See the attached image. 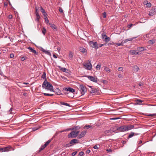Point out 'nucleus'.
I'll return each mask as SVG.
<instances>
[{
  "label": "nucleus",
  "instance_id": "f257e3e1",
  "mask_svg": "<svg viewBox=\"0 0 156 156\" xmlns=\"http://www.w3.org/2000/svg\"><path fill=\"white\" fill-rule=\"evenodd\" d=\"M42 87L46 89L49 90L51 91L54 92L53 86L47 80L44 81Z\"/></svg>",
  "mask_w": 156,
  "mask_h": 156
},
{
  "label": "nucleus",
  "instance_id": "f03ea898",
  "mask_svg": "<svg viewBox=\"0 0 156 156\" xmlns=\"http://www.w3.org/2000/svg\"><path fill=\"white\" fill-rule=\"evenodd\" d=\"M78 89L81 92V95H84L87 90L86 87L82 84H80L79 85Z\"/></svg>",
  "mask_w": 156,
  "mask_h": 156
},
{
  "label": "nucleus",
  "instance_id": "7ed1b4c3",
  "mask_svg": "<svg viewBox=\"0 0 156 156\" xmlns=\"http://www.w3.org/2000/svg\"><path fill=\"white\" fill-rule=\"evenodd\" d=\"M35 15L36 16V19H35V21L38 22H39V8L38 7L36 6L35 7Z\"/></svg>",
  "mask_w": 156,
  "mask_h": 156
},
{
  "label": "nucleus",
  "instance_id": "20e7f679",
  "mask_svg": "<svg viewBox=\"0 0 156 156\" xmlns=\"http://www.w3.org/2000/svg\"><path fill=\"white\" fill-rule=\"evenodd\" d=\"M116 130H118L119 132H123L127 131L126 126H123L117 128Z\"/></svg>",
  "mask_w": 156,
  "mask_h": 156
},
{
  "label": "nucleus",
  "instance_id": "39448f33",
  "mask_svg": "<svg viewBox=\"0 0 156 156\" xmlns=\"http://www.w3.org/2000/svg\"><path fill=\"white\" fill-rule=\"evenodd\" d=\"M83 65L86 69L89 70H90L92 69V66L90 62H89L84 63L83 64Z\"/></svg>",
  "mask_w": 156,
  "mask_h": 156
},
{
  "label": "nucleus",
  "instance_id": "423d86ee",
  "mask_svg": "<svg viewBox=\"0 0 156 156\" xmlns=\"http://www.w3.org/2000/svg\"><path fill=\"white\" fill-rule=\"evenodd\" d=\"M89 45L94 48L97 49L98 48V45L97 42L90 41L89 42Z\"/></svg>",
  "mask_w": 156,
  "mask_h": 156
},
{
  "label": "nucleus",
  "instance_id": "0eeeda50",
  "mask_svg": "<svg viewBox=\"0 0 156 156\" xmlns=\"http://www.w3.org/2000/svg\"><path fill=\"white\" fill-rule=\"evenodd\" d=\"M77 136L74 131H72L68 135V137L69 138H75Z\"/></svg>",
  "mask_w": 156,
  "mask_h": 156
},
{
  "label": "nucleus",
  "instance_id": "6e6552de",
  "mask_svg": "<svg viewBox=\"0 0 156 156\" xmlns=\"http://www.w3.org/2000/svg\"><path fill=\"white\" fill-rule=\"evenodd\" d=\"M11 149V147L9 146L7 147H5L3 148H0V152H3L4 151H8Z\"/></svg>",
  "mask_w": 156,
  "mask_h": 156
},
{
  "label": "nucleus",
  "instance_id": "1a4fd4ad",
  "mask_svg": "<svg viewBox=\"0 0 156 156\" xmlns=\"http://www.w3.org/2000/svg\"><path fill=\"white\" fill-rule=\"evenodd\" d=\"M87 77L91 81L96 83L97 81V78L95 77H94L92 76H88Z\"/></svg>",
  "mask_w": 156,
  "mask_h": 156
},
{
  "label": "nucleus",
  "instance_id": "9d476101",
  "mask_svg": "<svg viewBox=\"0 0 156 156\" xmlns=\"http://www.w3.org/2000/svg\"><path fill=\"white\" fill-rule=\"evenodd\" d=\"M156 12V9L155 8H153L150 10L148 15L150 16H151L154 14Z\"/></svg>",
  "mask_w": 156,
  "mask_h": 156
},
{
  "label": "nucleus",
  "instance_id": "9b49d317",
  "mask_svg": "<svg viewBox=\"0 0 156 156\" xmlns=\"http://www.w3.org/2000/svg\"><path fill=\"white\" fill-rule=\"evenodd\" d=\"M86 133V131L83 130L82 131L81 133L79 135L77 138L78 139H80L83 137Z\"/></svg>",
  "mask_w": 156,
  "mask_h": 156
},
{
  "label": "nucleus",
  "instance_id": "f8f14e48",
  "mask_svg": "<svg viewBox=\"0 0 156 156\" xmlns=\"http://www.w3.org/2000/svg\"><path fill=\"white\" fill-rule=\"evenodd\" d=\"M66 91H69L71 93H73L75 92V90L73 88L71 87H66L64 89Z\"/></svg>",
  "mask_w": 156,
  "mask_h": 156
},
{
  "label": "nucleus",
  "instance_id": "ddd939ff",
  "mask_svg": "<svg viewBox=\"0 0 156 156\" xmlns=\"http://www.w3.org/2000/svg\"><path fill=\"white\" fill-rule=\"evenodd\" d=\"M41 80H43L44 81H46L47 79L46 77V74L45 72H43L41 76Z\"/></svg>",
  "mask_w": 156,
  "mask_h": 156
},
{
  "label": "nucleus",
  "instance_id": "4468645a",
  "mask_svg": "<svg viewBox=\"0 0 156 156\" xmlns=\"http://www.w3.org/2000/svg\"><path fill=\"white\" fill-rule=\"evenodd\" d=\"M79 140L76 139H73L70 141V144L71 145L77 144L79 143Z\"/></svg>",
  "mask_w": 156,
  "mask_h": 156
},
{
  "label": "nucleus",
  "instance_id": "2eb2a0df",
  "mask_svg": "<svg viewBox=\"0 0 156 156\" xmlns=\"http://www.w3.org/2000/svg\"><path fill=\"white\" fill-rule=\"evenodd\" d=\"M41 12L42 13L43 15L44 16V17L47 16V14L46 13V12L45 11L44 9L42 7H40V9Z\"/></svg>",
  "mask_w": 156,
  "mask_h": 156
},
{
  "label": "nucleus",
  "instance_id": "dca6fc26",
  "mask_svg": "<svg viewBox=\"0 0 156 156\" xmlns=\"http://www.w3.org/2000/svg\"><path fill=\"white\" fill-rule=\"evenodd\" d=\"M27 48L29 49L31 52H32L33 53L35 54L36 55L38 54V52H37L36 51L34 50L32 47H29Z\"/></svg>",
  "mask_w": 156,
  "mask_h": 156
},
{
  "label": "nucleus",
  "instance_id": "f3484780",
  "mask_svg": "<svg viewBox=\"0 0 156 156\" xmlns=\"http://www.w3.org/2000/svg\"><path fill=\"white\" fill-rule=\"evenodd\" d=\"M130 53L132 55H136L139 54V52H136L135 50H132L130 51Z\"/></svg>",
  "mask_w": 156,
  "mask_h": 156
},
{
  "label": "nucleus",
  "instance_id": "a211bd4d",
  "mask_svg": "<svg viewBox=\"0 0 156 156\" xmlns=\"http://www.w3.org/2000/svg\"><path fill=\"white\" fill-rule=\"evenodd\" d=\"M137 50L139 51H142L144 50H146V48L144 47H139L137 48Z\"/></svg>",
  "mask_w": 156,
  "mask_h": 156
},
{
  "label": "nucleus",
  "instance_id": "6ab92c4d",
  "mask_svg": "<svg viewBox=\"0 0 156 156\" xmlns=\"http://www.w3.org/2000/svg\"><path fill=\"white\" fill-rule=\"evenodd\" d=\"M126 126L127 131L132 129L134 127V126L133 125Z\"/></svg>",
  "mask_w": 156,
  "mask_h": 156
},
{
  "label": "nucleus",
  "instance_id": "aec40b11",
  "mask_svg": "<svg viewBox=\"0 0 156 156\" xmlns=\"http://www.w3.org/2000/svg\"><path fill=\"white\" fill-rule=\"evenodd\" d=\"M55 93H56L57 95H60L61 94V91L58 88H56L55 89Z\"/></svg>",
  "mask_w": 156,
  "mask_h": 156
},
{
  "label": "nucleus",
  "instance_id": "412c9836",
  "mask_svg": "<svg viewBox=\"0 0 156 156\" xmlns=\"http://www.w3.org/2000/svg\"><path fill=\"white\" fill-rule=\"evenodd\" d=\"M58 67L60 70L63 72H66V71L67 70V69L66 68L61 67L60 66H58Z\"/></svg>",
  "mask_w": 156,
  "mask_h": 156
},
{
  "label": "nucleus",
  "instance_id": "4be33fe9",
  "mask_svg": "<svg viewBox=\"0 0 156 156\" xmlns=\"http://www.w3.org/2000/svg\"><path fill=\"white\" fill-rule=\"evenodd\" d=\"M97 90L95 88H92L91 89V90L90 91L91 93H95L97 92Z\"/></svg>",
  "mask_w": 156,
  "mask_h": 156
},
{
  "label": "nucleus",
  "instance_id": "5701e85b",
  "mask_svg": "<svg viewBox=\"0 0 156 156\" xmlns=\"http://www.w3.org/2000/svg\"><path fill=\"white\" fill-rule=\"evenodd\" d=\"M79 50L80 52L83 53H85L87 51L86 49L82 47H80V48Z\"/></svg>",
  "mask_w": 156,
  "mask_h": 156
},
{
  "label": "nucleus",
  "instance_id": "b1692460",
  "mask_svg": "<svg viewBox=\"0 0 156 156\" xmlns=\"http://www.w3.org/2000/svg\"><path fill=\"white\" fill-rule=\"evenodd\" d=\"M73 55L72 51H70L69 53V58L70 60H72L73 58Z\"/></svg>",
  "mask_w": 156,
  "mask_h": 156
},
{
  "label": "nucleus",
  "instance_id": "393cba45",
  "mask_svg": "<svg viewBox=\"0 0 156 156\" xmlns=\"http://www.w3.org/2000/svg\"><path fill=\"white\" fill-rule=\"evenodd\" d=\"M135 133L133 132H131L130 133L129 135L128 136V139L132 137L133 136H135Z\"/></svg>",
  "mask_w": 156,
  "mask_h": 156
},
{
  "label": "nucleus",
  "instance_id": "a878e982",
  "mask_svg": "<svg viewBox=\"0 0 156 156\" xmlns=\"http://www.w3.org/2000/svg\"><path fill=\"white\" fill-rule=\"evenodd\" d=\"M60 104L62 105H66V106H68L69 107H70V105H69V104H68L67 103H65V102H61Z\"/></svg>",
  "mask_w": 156,
  "mask_h": 156
},
{
  "label": "nucleus",
  "instance_id": "bb28decb",
  "mask_svg": "<svg viewBox=\"0 0 156 156\" xmlns=\"http://www.w3.org/2000/svg\"><path fill=\"white\" fill-rule=\"evenodd\" d=\"M134 71L136 72L138 71L139 69V67L137 66H135L133 67Z\"/></svg>",
  "mask_w": 156,
  "mask_h": 156
},
{
  "label": "nucleus",
  "instance_id": "cd10ccee",
  "mask_svg": "<svg viewBox=\"0 0 156 156\" xmlns=\"http://www.w3.org/2000/svg\"><path fill=\"white\" fill-rule=\"evenodd\" d=\"M110 40V38L107 36L104 39V41L106 42H108Z\"/></svg>",
  "mask_w": 156,
  "mask_h": 156
},
{
  "label": "nucleus",
  "instance_id": "c85d7f7f",
  "mask_svg": "<svg viewBox=\"0 0 156 156\" xmlns=\"http://www.w3.org/2000/svg\"><path fill=\"white\" fill-rule=\"evenodd\" d=\"M142 101L141 100L137 99L136 100V104L140 105L141 103L142 102Z\"/></svg>",
  "mask_w": 156,
  "mask_h": 156
},
{
  "label": "nucleus",
  "instance_id": "c756f323",
  "mask_svg": "<svg viewBox=\"0 0 156 156\" xmlns=\"http://www.w3.org/2000/svg\"><path fill=\"white\" fill-rule=\"evenodd\" d=\"M155 40H151L149 41L148 42L150 44H152L155 42Z\"/></svg>",
  "mask_w": 156,
  "mask_h": 156
},
{
  "label": "nucleus",
  "instance_id": "7c9ffc66",
  "mask_svg": "<svg viewBox=\"0 0 156 156\" xmlns=\"http://www.w3.org/2000/svg\"><path fill=\"white\" fill-rule=\"evenodd\" d=\"M146 115L151 117H153L154 116H156V113L152 114H146Z\"/></svg>",
  "mask_w": 156,
  "mask_h": 156
},
{
  "label": "nucleus",
  "instance_id": "2f4dec72",
  "mask_svg": "<svg viewBox=\"0 0 156 156\" xmlns=\"http://www.w3.org/2000/svg\"><path fill=\"white\" fill-rule=\"evenodd\" d=\"M43 94L45 96H52L54 95V94H50L48 93H44Z\"/></svg>",
  "mask_w": 156,
  "mask_h": 156
},
{
  "label": "nucleus",
  "instance_id": "473e14b6",
  "mask_svg": "<svg viewBox=\"0 0 156 156\" xmlns=\"http://www.w3.org/2000/svg\"><path fill=\"white\" fill-rule=\"evenodd\" d=\"M44 53L46 55H49L50 56H51V53L47 50H46L44 52Z\"/></svg>",
  "mask_w": 156,
  "mask_h": 156
},
{
  "label": "nucleus",
  "instance_id": "72a5a7b5",
  "mask_svg": "<svg viewBox=\"0 0 156 156\" xmlns=\"http://www.w3.org/2000/svg\"><path fill=\"white\" fill-rule=\"evenodd\" d=\"M46 29L44 27H43L42 29V33L44 34V35H45L46 32Z\"/></svg>",
  "mask_w": 156,
  "mask_h": 156
},
{
  "label": "nucleus",
  "instance_id": "f704fd0d",
  "mask_svg": "<svg viewBox=\"0 0 156 156\" xmlns=\"http://www.w3.org/2000/svg\"><path fill=\"white\" fill-rule=\"evenodd\" d=\"M51 141V140H48L46 143L44 144L45 147H46Z\"/></svg>",
  "mask_w": 156,
  "mask_h": 156
},
{
  "label": "nucleus",
  "instance_id": "c9c22d12",
  "mask_svg": "<svg viewBox=\"0 0 156 156\" xmlns=\"http://www.w3.org/2000/svg\"><path fill=\"white\" fill-rule=\"evenodd\" d=\"M112 133V132L111 131V129L110 130H105L104 131V133L105 134L108 133Z\"/></svg>",
  "mask_w": 156,
  "mask_h": 156
},
{
  "label": "nucleus",
  "instance_id": "e433bc0d",
  "mask_svg": "<svg viewBox=\"0 0 156 156\" xmlns=\"http://www.w3.org/2000/svg\"><path fill=\"white\" fill-rule=\"evenodd\" d=\"M104 69L107 72L109 73L111 72L110 69L107 67H105Z\"/></svg>",
  "mask_w": 156,
  "mask_h": 156
},
{
  "label": "nucleus",
  "instance_id": "4c0bfd02",
  "mask_svg": "<svg viewBox=\"0 0 156 156\" xmlns=\"http://www.w3.org/2000/svg\"><path fill=\"white\" fill-rule=\"evenodd\" d=\"M101 66V64H98L96 67V68L97 70L99 69Z\"/></svg>",
  "mask_w": 156,
  "mask_h": 156
},
{
  "label": "nucleus",
  "instance_id": "58836bf2",
  "mask_svg": "<svg viewBox=\"0 0 156 156\" xmlns=\"http://www.w3.org/2000/svg\"><path fill=\"white\" fill-rule=\"evenodd\" d=\"M50 26L52 28H54V29H56V27L55 25H54L53 24H50Z\"/></svg>",
  "mask_w": 156,
  "mask_h": 156
},
{
  "label": "nucleus",
  "instance_id": "ea45409f",
  "mask_svg": "<svg viewBox=\"0 0 156 156\" xmlns=\"http://www.w3.org/2000/svg\"><path fill=\"white\" fill-rule=\"evenodd\" d=\"M44 17V19L45 20V21L47 23H48L49 22V20H48L47 16H45Z\"/></svg>",
  "mask_w": 156,
  "mask_h": 156
},
{
  "label": "nucleus",
  "instance_id": "a19ab883",
  "mask_svg": "<svg viewBox=\"0 0 156 156\" xmlns=\"http://www.w3.org/2000/svg\"><path fill=\"white\" fill-rule=\"evenodd\" d=\"M107 36L104 33L102 34V39L104 40Z\"/></svg>",
  "mask_w": 156,
  "mask_h": 156
},
{
  "label": "nucleus",
  "instance_id": "79ce46f5",
  "mask_svg": "<svg viewBox=\"0 0 156 156\" xmlns=\"http://www.w3.org/2000/svg\"><path fill=\"white\" fill-rule=\"evenodd\" d=\"M124 44L123 41H122L121 43H118L116 44L118 46L123 45Z\"/></svg>",
  "mask_w": 156,
  "mask_h": 156
},
{
  "label": "nucleus",
  "instance_id": "37998d69",
  "mask_svg": "<svg viewBox=\"0 0 156 156\" xmlns=\"http://www.w3.org/2000/svg\"><path fill=\"white\" fill-rule=\"evenodd\" d=\"M72 145H71L69 142V143L66 144L65 146L66 147H69L71 146Z\"/></svg>",
  "mask_w": 156,
  "mask_h": 156
},
{
  "label": "nucleus",
  "instance_id": "c03bdc74",
  "mask_svg": "<svg viewBox=\"0 0 156 156\" xmlns=\"http://www.w3.org/2000/svg\"><path fill=\"white\" fill-rule=\"evenodd\" d=\"M39 128V127H33L32 128V130L33 131H35L36 130H37V129H38Z\"/></svg>",
  "mask_w": 156,
  "mask_h": 156
},
{
  "label": "nucleus",
  "instance_id": "a18cd8bd",
  "mask_svg": "<svg viewBox=\"0 0 156 156\" xmlns=\"http://www.w3.org/2000/svg\"><path fill=\"white\" fill-rule=\"evenodd\" d=\"M46 147H45L44 144L42 146H41V148L40 149V151L41 150H43L44 148Z\"/></svg>",
  "mask_w": 156,
  "mask_h": 156
},
{
  "label": "nucleus",
  "instance_id": "49530a36",
  "mask_svg": "<svg viewBox=\"0 0 156 156\" xmlns=\"http://www.w3.org/2000/svg\"><path fill=\"white\" fill-rule=\"evenodd\" d=\"M40 50L41 51L43 52L44 53V52L46 51L44 49H43L42 47H40Z\"/></svg>",
  "mask_w": 156,
  "mask_h": 156
},
{
  "label": "nucleus",
  "instance_id": "de8ad7c7",
  "mask_svg": "<svg viewBox=\"0 0 156 156\" xmlns=\"http://www.w3.org/2000/svg\"><path fill=\"white\" fill-rule=\"evenodd\" d=\"M74 127H75V129L76 130H77V129L78 130L80 128V127L79 126H74Z\"/></svg>",
  "mask_w": 156,
  "mask_h": 156
},
{
  "label": "nucleus",
  "instance_id": "09e8293b",
  "mask_svg": "<svg viewBox=\"0 0 156 156\" xmlns=\"http://www.w3.org/2000/svg\"><path fill=\"white\" fill-rule=\"evenodd\" d=\"M120 118H119V117H117V118H110V119L111 120H116V119H120Z\"/></svg>",
  "mask_w": 156,
  "mask_h": 156
},
{
  "label": "nucleus",
  "instance_id": "8fccbe9b",
  "mask_svg": "<svg viewBox=\"0 0 156 156\" xmlns=\"http://www.w3.org/2000/svg\"><path fill=\"white\" fill-rule=\"evenodd\" d=\"M146 5L147 7H150L151 6V4L150 3H147L146 4Z\"/></svg>",
  "mask_w": 156,
  "mask_h": 156
},
{
  "label": "nucleus",
  "instance_id": "3c124183",
  "mask_svg": "<svg viewBox=\"0 0 156 156\" xmlns=\"http://www.w3.org/2000/svg\"><path fill=\"white\" fill-rule=\"evenodd\" d=\"M74 129H75L74 126L72 128L67 129V130H68V131H69L70 130H74Z\"/></svg>",
  "mask_w": 156,
  "mask_h": 156
},
{
  "label": "nucleus",
  "instance_id": "603ef678",
  "mask_svg": "<svg viewBox=\"0 0 156 156\" xmlns=\"http://www.w3.org/2000/svg\"><path fill=\"white\" fill-rule=\"evenodd\" d=\"M103 17L104 18H105L106 16V13L105 12H104L103 13Z\"/></svg>",
  "mask_w": 156,
  "mask_h": 156
},
{
  "label": "nucleus",
  "instance_id": "864d4df0",
  "mask_svg": "<svg viewBox=\"0 0 156 156\" xmlns=\"http://www.w3.org/2000/svg\"><path fill=\"white\" fill-rule=\"evenodd\" d=\"M83 154H84V152H83L82 151L80 152L79 153V155L81 156H83Z\"/></svg>",
  "mask_w": 156,
  "mask_h": 156
},
{
  "label": "nucleus",
  "instance_id": "5fc2aeb1",
  "mask_svg": "<svg viewBox=\"0 0 156 156\" xmlns=\"http://www.w3.org/2000/svg\"><path fill=\"white\" fill-rule=\"evenodd\" d=\"M123 68L122 67H119L118 68V70L119 71H122Z\"/></svg>",
  "mask_w": 156,
  "mask_h": 156
},
{
  "label": "nucleus",
  "instance_id": "6e6d98bb",
  "mask_svg": "<svg viewBox=\"0 0 156 156\" xmlns=\"http://www.w3.org/2000/svg\"><path fill=\"white\" fill-rule=\"evenodd\" d=\"M137 37H133V38H129V39H128V41H132V40L134 39H135Z\"/></svg>",
  "mask_w": 156,
  "mask_h": 156
},
{
  "label": "nucleus",
  "instance_id": "4d7b16f0",
  "mask_svg": "<svg viewBox=\"0 0 156 156\" xmlns=\"http://www.w3.org/2000/svg\"><path fill=\"white\" fill-rule=\"evenodd\" d=\"M75 132V133L77 136L78 135V133H79L80 132V131H78V130H74Z\"/></svg>",
  "mask_w": 156,
  "mask_h": 156
},
{
  "label": "nucleus",
  "instance_id": "13d9d810",
  "mask_svg": "<svg viewBox=\"0 0 156 156\" xmlns=\"http://www.w3.org/2000/svg\"><path fill=\"white\" fill-rule=\"evenodd\" d=\"M77 153V151H75L72 153V155L73 156H74Z\"/></svg>",
  "mask_w": 156,
  "mask_h": 156
},
{
  "label": "nucleus",
  "instance_id": "bf43d9fd",
  "mask_svg": "<svg viewBox=\"0 0 156 156\" xmlns=\"http://www.w3.org/2000/svg\"><path fill=\"white\" fill-rule=\"evenodd\" d=\"M14 57V54H13L12 53H11L10 55V58H13Z\"/></svg>",
  "mask_w": 156,
  "mask_h": 156
},
{
  "label": "nucleus",
  "instance_id": "052dcab7",
  "mask_svg": "<svg viewBox=\"0 0 156 156\" xmlns=\"http://www.w3.org/2000/svg\"><path fill=\"white\" fill-rule=\"evenodd\" d=\"M59 11L61 13H63V10L61 8H59Z\"/></svg>",
  "mask_w": 156,
  "mask_h": 156
},
{
  "label": "nucleus",
  "instance_id": "680f3d73",
  "mask_svg": "<svg viewBox=\"0 0 156 156\" xmlns=\"http://www.w3.org/2000/svg\"><path fill=\"white\" fill-rule=\"evenodd\" d=\"M12 17V16L11 15H9L8 16V18L9 19H11Z\"/></svg>",
  "mask_w": 156,
  "mask_h": 156
},
{
  "label": "nucleus",
  "instance_id": "e2e57ef3",
  "mask_svg": "<svg viewBox=\"0 0 156 156\" xmlns=\"http://www.w3.org/2000/svg\"><path fill=\"white\" fill-rule=\"evenodd\" d=\"M93 148L95 149H98L99 148V147L97 145H96Z\"/></svg>",
  "mask_w": 156,
  "mask_h": 156
},
{
  "label": "nucleus",
  "instance_id": "0e129e2a",
  "mask_svg": "<svg viewBox=\"0 0 156 156\" xmlns=\"http://www.w3.org/2000/svg\"><path fill=\"white\" fill-rule=\"evenodd\" d=\"M91 127V126H90V125L86 126H85V127H86L87 129H89Z\"/></svg>",
  "mask_w": 156,
  "mask_h": 156
},
{
  "label": "nucleus",
  "instance_id": "69168bd1",
  "mask_svg": "<svg viewBox=\"0 0 156 156\" xmlns=\"http://www.w3.org/2000/svg\"><path fill=\"white\" fill-rule=\"evenodd\" d=\"M107 151H108L109 153L112 152V150L110 149H107Z\"/></svg>",
  "mask_w": 156,
  "mask_h": 156
},
{
  "label": "nucleus",
  "instance_id": "338daca9",
  "mask_svg": "<svg viewBox=\"0 0 156 156\" xmlns=\"http://www.w3.org/2000/svg\"><path fill=\"white\" fill-rule=\"evenodd\" d=\"M90 152V150L89 149H88L86 151V153L87 154H89Z\"/></svg>",
  "mask_w": 156,
  "mask_h": 156
},
{
  "label": "nucleus",
  "instance_id": "774afa93",
  "mask_svg": "<svg viewBox=\"0 0 156 156\" xmlns=\"http://www.w3.org/2000/svg\"><path fill=\"white\" fill-rule=\"evenodd\" d=\"M39 152V151H37L36 153H34L33 154L34 156H36L37 154H38V153Z\"/></svg>",
  "mask_w": 156,
  "mask_h": 156
}]
</instances>
